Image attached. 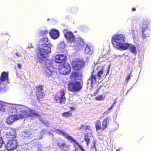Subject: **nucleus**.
Segmentation results:
<instances>
[{
    "label": "nucleus",
    "mask_w": 151,
    "mask_h": 151,
    "mask_svg": "<svg viewBox=\"0 0 151 151\" xmlns=\"http://www.w3.org/2000/svg\"><path fill=\"white\" fill-rule=\"evenodd\" d=\"M99 89L100 88H99L97 89L91 95V96H94L97 95V94L98 93V92L99 91Z\"/></svg>",
    "instance_id": "40"
},
{
    "label": "nucleus",
    "mask_w": 151,
    "mask_h": 151,
    "mask_svg": "<svg viewBox=\"0 0 151 151\" xmlns=\"http://www.w3.org/2000/svg\"><path fill=\"white\" fill-rule=\"evenodd\" d=\"M72 114L70 111L64 112L62 114V116L65 118H68L72 116Z\"/></svg>",
    "instance_id": "28"
},
{
    "label": "nucleus",
    "mask_w": 151,
    "mask_h": 151,
    "mask_svg": "<svg viewBox=\"0 0 151 151\" xmlns=\"http://www.w3.org/2000/svg\"><path fill=\"white\" fill-rule=\"evenodd\" d=\"M66 92L64 89H61L60 91V96H59L57 94H56L54 97V100L56 103L60 104H65L66 101V98L65 94Z\"/></svg>",
    "instance_id": "7"
},
{
    "label": "nucleus",
    "mask_w": 151,
    "mask_h": 151,
    "mask_svg": "<svg viewBox=\"0 0 151 151\" xmlns=\"http://www.w3.org/2000/svg\"><path fill=\"white\" fill-rule=\"evenodd\" d=\"M95 100L98 101H101L104 99L103 96L102 95H98L95 98Z\"/></svg>",
    "instance_id": "31"
},
{
    "label": "nucleus",
    "mask_w": 151,
    "mask_h": 151,
    "mask_svg": "<svg viewBox=\"0 0 151 151\" xmlns=\"http://www.w3.org/2000/svg\"><path fill=\"white\" fill-rule=\"evenodd\" d=\"M29 112H30V116H35L37 117L40 116V115L37 112H36L35 110H30Z\"/></svg>",
    "instance_id": "29"
},
{
    "label": "nucleus",
    "mask_w": 151,
    "mask_h": 151,
    "mask_svg": "<svg viewBox=\"0 0 151 151\" xmlns=\"http://www.w3.org/2000/svg\"><path fill=\"white\" fill-rule=\"evenodd\" d=\"M24 118H27L30 116V114L29 112L28 111L25 110H24Z\"/></svg>",
    "instance_id": "37"
},
{
    "label": "nucleus",
    "mask_w": 151,
    "mask_h": 151,
    "mask_svg": "<svg viewBox=\"0 0 151 151\" xmlns=\"http://www.w3.org/2000/svg\"><path fill=\"white\" fill-rule=\"evenodd\" d=\"M149 22L147 20H144L143 22L142 26V32L143 38L148 37L150 34V31L149 29L148 24Z\"/></svg>",
    "instance_id": "8"
},
{
    "label": "nucleus",
    "mask_w": 151,
    "mask_h": 151,
    "mask_svg": "<svg viewBox=\"0 0 151 151\" xmlns=\"http://www.w3.org/2000/svg\"><path fill=\"white\" fill-rule=\"evenodd\" d=\"M85 45V42L82 39L80 38H78L75 44V49L76 50H79Z\"/></svg>",
    "instance_id": "13"
},
{
    "label": "nucleus",
    "mask_w": 151,
    "mask_h": 151,
    "mask_svg": "<svg viewBox=\"0 0 151 151\" xmlns=\"http://www.w3.org/2000/svg\"><path fill=\"white\" fill-rule=\"evenodd\" d=\"M2 141L0 140V148H1L2 146Z\"/></svg>",
    "instance_id": "47"
},
{
    "label": "nucleus",
    "mask_w": 151,
    "mask_h": 151,
    "mask_svg": "<svg viewBox=\"0 0 151 151\" xmlns=\"http://www.w3.org/2000/svg\"><path fill=\"white\" fill-rule=\"evenodd\" d=\"M49 33L51 37L55 39L58 37L60 35L59 32L55 29L51 30Z\"/></svg>",
    "instance_id": "19"
},
{
    "label": "nucleus",
    "mask_w": 151,
    "mask_h": 151,
    "mask_svg": "<svg viewBox=\"0 0 151 151\" xmlns=\"http://www.w3.org/2000/svg\"><path fill=\"white\" fill-rule=\"evenodd\" d=\"M64 36L67 41L70 42H73L75 40V36L70 31L66 32L64 34Z\"/></svg>",
    "instance_id": "17"
},
{
    "label": "nucleus",
    "mask_w": 151,
    "mask_h": 151,
    "mask_svg": "<svg viewBox=\"0 0 151 151\" xmlns=\"http://www.w3.org/2000/svg\"><path fill=\"white\" fill-rule=\"evenodd\" d=\"M90 127L86 125H81L78 128L79 130H88L90 129Z\"/></svg>",
    "instance_id": "33"
},
{
    "label": "nucleus",
    "mask_w": 151,
    "mask_h": 151,
    "mask_svg": "<svg viewBox=\"0 0 151 151\" xmlns=\"http://www.w3.org/2000/svg\"><path fill=\"white\" fill-rule=\"evenodd\" d=\"M132 10L133 11H135L136 10V8L135 7H133L132 9Z\"/></svg>",
    "instance_id": "46"
},
{
    "label": "nucleus",
    "mask_w": 151,
    "mask_h": 151,
    "mask_svg": "<svg viewBox=\"0 0 151 151\" xmlns=\"http://www.w3.org/2000/svg\"><path fill=\"white\" fill-rule=\"evenodd\" d=\"M15 55L17 56V57H19V54H18V53H17V52L16 53Z\"/></svg>",
    "instance_id": "49"
},
{
    "label": "nucleus",
    "mask_w": 151,
    "mask_h": 151,
    "mask_svg": "<svg viewBox=\"0 0 151 151\" xmlns=\"http://www.w3.org/2000/svg\"><path fill=\"white\" fill-rule=\"evenodd\" d=\"M8 80V73L7 72L3 71L1 73L0 77V81L3 82L7 81Z\"/></svg>",
    "instance_id": "22"
},
{
    "label": "nucleus",
    "mask_w": 151,
    "mask_h": 151,
    "mask_svg": "<svg viewBox=\"0 0 151 151\" xmlns=\"http://www.w3.org/2000/svg\"><path fill=\"white\" fill-rule=\"evenodd\" d=\"M5 136L8 140H15L16 136V131L15 130L11 129L6 132Z\"/></svg>",
    "instance_id": "14"
},
{
    "label": "nucleus",
    "mask_w": 151,
    "mask_h": 151,
    "mask_svg": "<svg viewBox=\"0 0 151 151\" xmlns=\"http://www.w3.org/2000/svg\"><path fill=\"white\" fill-rule=\"evenodd\" d=\"M17 66H18V67L19 68H20L21 67V65L20 64V63H18L17 64Z\"/></svg>",
    "instance_id": "45"
},
{
    "label": "nucleus",
    "mask_w": 151,
    "mask_h": 151,
    "mask_svg": "<svg viewBox=\"0 0 151 151\" xmlns=\"http://www.w3.org/2000/svg\"><path fill=\"white\" fill-rule=\"evenodd\" d=\"M71 65L74 70L79 71L84 66L85 63L81 59H76L72 61Z\"/></svg>",
    "instance_id": "6"
},
{
    "label": "nucleus",
    "mask_w": 151,
    "mask_h": 151,
    "mask_svg": "<svg viewBox=\"0 0 151 151\" xmlns=\"http://www.w3.org/2000/svg\"><path fill=\"white\" fill-rule=\"evenodd\" d=\"M57 145L63 151H67L68 149V147L66 145L65 143H58Z\"/></svg>",
    "instance_id": "26"
},
{
    "label": "nucleus",
    "mask_w": 151,
    "mask_h": 151,
    "mask_svg": "<svg viewBox=\"0 0 151 151\" xmlns=\"http://www.w3.org/2000/svg\"><path fill=\"white\" fill-rule=\"evenodd\" d=\"M66 60V57L63 54H58L55 56V61L57 63H64Z\"/></svg>",
    "instance_id": "15"
},
{
    "label": "nucleus",
    "mask_w": 151,
    "mask_h": 151,
    "mask_svg": "<svg viewBox=\"0 0 151 151\" xmlns=\"http://www.w3.org/2000/svg\"><path fill=\"white\" fill-rule=\"evenodd\" d=\"M97 76L95 74H94L93 72L91 73V75L88 80L91 82V84L92 85L93 83H96L97 82Z\"/></svg>",
    "instance_id": "23"
},
{
    "label": "nucleus",
    "mask_w": 151,
    "mask_h": 151,
    "mask_svg": "<svg viewBox=\"0 0 151 151\" xmlns=\"http://www.w3.org/2000/svg\"><path fill=\"white\" fill-rule=\"evenodd\" d=\"M122 47V50L129 49V50L131 53H134L135 55L137 54V50L135 46L131 44L125 43Z\"/></svg>",
    "instance_id": "12"
},
{
    "label": "nucleus",
    "mask_w": 151,
    "mask_h": 151,
    "mask_svg": "<svg viewBox=\"0 0 151 151\" xmlns=\"http://www.w3.org/2000/svg\"><path fill=\"white\" fill-rule=\"evenodd\" d=\"M53 68H45L43 72V74L47 77H50L53 74V73L54 72Z\"/></svg>",
    "instance_id": "21"
},
{
    "label": "nucleus",
    "mask_w": 151,
    "mask_h": 151,
    "mask_svg": "<svg viewBox=\"0 0 151 151\" xmlns=\"http://www.w3.org/2000/svg\"><path fill=\"white\" fill-rule=\"evenodd\" d=\"M48 32L47 30H41L40 31L39 35L40 36L45 35L48 34Z\"/></svg>",
    "instance_id": "34"
},
{
    "label": "nucleus",
    "mask_w": 151,
    "mask_h": 151,
    "mask_svg": "<svg viewBox=\"0 0 151 151\" xmlns=\"http://www.w3.org/2000/svg\"><path fill=\"white\" fill-rule=\"evenodd\" d=\"M24 110L22 109L20 111L19 114H16L18 119L20 118H24Z\"/></svg>",
    "instance_id": "27"
},
{
    "label": "nucleus",
    "mask_w": 151,
    "mask_h": 151,
    "mask_svg": "<svg viewBox=\"0 0 151 151\" xmlns=\"http://www.w3.org/2000/svg\"><path fill=\"white\" fill-rule=\"evenodd\" d=\"M5 88V84L1 81L0 82V90L3 91Z\"/></svg>",
    "instance_id": "36"
},
{
    "label": "nucleus",
    "mask_w": 151,
    "mask_h": 151,
    "mask_svg": "<svg viewBox=\"0 0 151 151\" xmlns=\"http://www.w3.org/2000/svg\"><path fill=\"white\" fill-rule=\"evenodd\" d=\"M58 70L60 74L66 75L68 74L71 71V68L69 64L66 63L59 68Z\"/></svg>",
    "instance_id": "10"
},
{
    "label": "nucleus",
    "mask_w": 151,
    "mask_h": 151,
    "mask_svg": "<svg viewBox=\"0 0 151 151\" xmlns=\"http://www.w3.org/2000/svg\"><path fill=\"white\" fill-rule=\"evenodd\" d=\"M84 140L86 142V145L88 146L90 142V140L87 134L84 135Z\"/></svg>",
    "instance_id": "32"
},
{
    "label": "nucleus",
    "mask_w": 151,
    "mask_h": 151,
    "mask_svg": "<svg viewBox=\"0 0 151 151\" xmlns=\"http://www.w3.org/2000/svg\"><path fill=\"white\" fill-rule=\"evenodd\" d=\"M70 108L71 111H74L75 110V108L73 107H70Z\"/></svg>",
    "instance_id": "43"
},
{
    "label": "nucleus",
    "mask_w": 151,
    "mask_h": 151,
    "mask_svg": "<svg viewBox=\"0 0 151 151\" xmlns=\"http://www.w3.org/2000/svg\"><path fill=\"white\" fill-rule=\"evenodd\" d=\"M9 113L14 112L16 111V109L14 107H10L9 108Z\"/></svg>",
    "instance_id": "38"
},
{
    "label": "nucleus",
    "mask_w": 151,
    "mask_h": 151,
    "mask_svg": "<svg viewBox=\"0 0 151 151\" xmlns=\"http://www.w3.org/2000/svg\"><path fill=\"white\" fill-rule=\"evenodd\" d=\"M132 76V75L130 73L125 78V81L128 82L129 81L131 77Z\"/></svg>",
    "instance_id": "39"
},
{
    "label": "nucleus",
    "mask_w": 151,
    "mask_h": 151,
    "mask_svg": "<svg viewBox=\"0 0 151 151\" xmlns=\"http://www.w3.org/2000/svg\"><path fill=\"white\" fill-rule=\"evenodd\" d=\"M43 87L42 85H39L36 86L34 89L35 91L37 99L38 101L42 99L45 96L44 93L42 91L43 90Z\"/></svg>",
    "instance_id": "9"
},
{
    "label": "nucleus",
    "mask_w": 151,
    "mask_h": 151,
    "mask_svg": "<svg viewBox=\"0 0 151 151\" xmlns=\"http://www.w3.org/2000/svg\"><path fill=\"white\" fill-rule=\"evenodd\" d=\"M99 68H100V70L98 71L97 73V78L98 80L101 79V77L104 74V66H99Z\"/></svg>",
    "instance_id": "24"
},
{
    "label": "nucleus",
    "mask_w": 151,
    "mask_h": 151,
    "mask_svg": "<svg viewBox=\"0 0 151 151\" xmlns=\"http://www.w3.org/2000/svg\"><path fill=\"white\" fill-rule=\"evenodd\" d=\"M48 40L47 38H42L39 41V44L42 46V48H39V52L40 54V56L37 58V60L41 63L46 59V55L51 52V45H49L46 43L47 42Z\"/></svg>",
    "instance_id": "1"
},
{
    "label": "nucleus",
    "mask_w": 151,
    "mask_h": 151,
    "mask_svg": "<svg viewBox=\"0 0 151 151\" xmlns=\"http://www.w3.org/2000/svg\"><path fill=\"white\" fill-rule=\"evenodd\" d=\"M16 114L9 116L6 119V122L8 124H11L15 121L18 120Z\"/></svg>",
    "instance_id": "20"
},
{
    "label": "nucleus",
    "mask_w": 151,
    "mask_h": 151,
    "mask_svg": "<svg viewBox=\"0 0 151 151\" xmlns=\"http://www.w3.org/2000/svg\"><path fill=\"white\" fill-rule=\"evenodd\" d=\"M85 52L86 54H90L91 53V47L88 45H86L85 50Z\"/></svg>",
    "instance_id": "30"
},
{
    "label": "nucleus",
    "mask_w": 151,
    "mask_h": 151,
    "mask_svg": "<svg viewBox=\"0 0 151 151\" xmlns=\"http://www.w3.org/2000/svg\"><path fill=\"white\" fill-rule=\"evenodd\" d=\"M65 47V43L64 42H60L58 45V47L60 49H64Z\"/></svg>",
    "instance_id": "35"
},
{
    "label": "nucleus",
    "mask_w": 151,
    "mask_h": 151,
    "mask_svg": "<svg viewBox=\"0 0 151 151\" xmlns=\"http://www.w3.org/2000/svg\"><path fill=\"white\" fill-rule=\"evenodd\" d=\"M113 107V105H111V107L108 108L107 111H109L110 110H111L112 109V108Z\"/></svg>",
    "instance_id": "44"
},
{
    "label": "nucleus",
    "mask_w": 151,
    "mask_h": 151,
    "mask_svg": "<svg viewBox=\"0 0 151 151\" xmlns=\"http://www.w3.org/2000/svg\"><path fill=\"white\" fill-rule=\"evenodd\" d=\"M46 55V58H47V56ZM46 60V61L45 62V68H53L52 66V63L53 62L52 61H51L49 60H46L45 59V60ZM45 61V60H44ZM44 60L43 61V62ZM43 61L42 62V63Z\"/></svg>",
    "instance_id": "25"
},
{
    "label": "nucleus",
    "mask_w": 151,
    "mask_h": 151,
    "mask_svg": "<svg viewBox=\"0 0 151 151\" xmlns=\"http://www.w3.org/2000/svg\"><path fill=\"white\" fill-rule=\"evenodd\" d=\"M55 132L57 134H60L65 137L67 139L70 140V142H74L75 144L79 147V148L81 151H85L83 147L77 141L75 140L72 136L67 134L65 132L59 129H55Z\"/></svg>",
    "instance_id": "4"
},
{
    "label": "nucleus",
    "mask_w": 151,
    "mask_h": 151,
    "mask_svg": "<svg viewBox=\"0 0 151 151\" xmlns=\"http://www.w3.org/2000/svg\"><path fill=\"white\" fill-rule=\"evenodd\" d=\"M83 82L78 81H70L67 84L69 91L76 92L79 91L82 88Z\"/></svg>",
    "instance_id": "3"
},
{
    "label": "nucleus",
    "mask_w": 151,
    "mask_h": 151,
    "mask_svg": "<svg viewBox=\"0 0 151 151\" xmlns=\"http://www.w3.org/2000/svg\"><path fill=\"white\" fill-rule=\"evenodd\" d=\"M94 147H95V148H96V151H97V150H96V146H95V144H96V142H94Z\"/></svg>",
    "instance_id": "50"
},
{
    "label": "nucleus",
    "mask_w": 151,
    "mask_h": 151,
    "mask_svg": "<svg viewBox=\"0 0 151 151\" xmlns=\"http://www.w3.org/2000/svg\"><path fill=\"white\" fill-rule=\"evenodd\" d=\"M21 137L24 139H32V132L29 130H26L23 131L21 134Z\"/></svg>",
    "instance_id": "18"
},
{
    "label": "nucleus",
    "mask_w": 151,
    "mask_h": 151,
    "mask_svg": "<svg viewBox=\"0 0 151 151\" xmlns=\"http://www.w3.org/2000/svg\"><path fill=\"white\" fill-rule=\"evenodd\" d=\"M113 41H112V43L114 46L116 48L122 50V47L124 45V43L123 42L125 41V38L124 35L119 34L116 35L113 38Z\"/></svg>",
    "instance_id": "2"
},
{
    "label": "nucleus",
    "mask_w": 151,
    "mask_h": 151,
    "mask_svg": "<svg viewBox=\"0 0 151 151\" xmlns=\"http://www.w3.org/2000/svg\"><path fill=\"white\" fill-rule=\"evenodd\" d=\"M17 143L15 140H8L6 144V149L9 151H12L15 150L17 147Z\"/></svg>",
    "instance_id": "11"
},
{
    "label": "nucleus",
    "mask_w": 151,
    "mask_h": 151,
    "mask_svg": "<svg viewBox=\"0 0 151 151\" xmlns=\"http://www.w3.org/2000/svg\"><path fill=\"white\" fill-rule=\"evenodd\" d=\"M107 70V72L106 73V76L107 75H108L109 74V67H108Z\"/></svg>",
    "instance_id": "42"
},
{
    "label": "nucleus",
    "mask_w": 151,
    "mask_h": 151,
    "mask_svg": "<svg viewBox=\"0 0 151 151\" xmlns=\"http://www.w3.org/2000/svg\"><path fill=\"white\" fill-rule=\"evenodd\" d=\"M4 109V106L0 103V111H3Z\"/></svg>",
    "instance_id": "41"
},
{
    "label": "nucleus",
    "mask_w": 151,
    "mask_h": 151,
    "mask_svg": "<svg viewBox=\"0 0 151 151\" xmlns=\"http://www.w3.org/2000/svg\"><path fill=\"white\" fill-rule=\"evenodd\" d=\"M73 151H79L76 148L74 150H73Z\"/></svg>",
    "instance_id": "48"
},
{
    "label": "nucleus",
    "mask_w": 151,
    "mask_h": 151,
    "mask_svg": "<svg viewBox=\"0 0 151 151\" xmlns=\"http://www.w3.org/2000/svg\"><path fill=\"white\" fill-rule=\"evenodd\" d=\"M109 118L107 116L102 121V125L101 126L100 120H97L95 122L96 131H97L101 130H103L106 129L107 126V122H109Z\"/></svg>",
    "instance_id": "5"
},
{
    "label": "nucleus",
    "mask_w": 151,
    "mask_h": 151,
    "mask_svg": "<svg viewBox=\"0 0 151 151\" xmlns=\"http://www.w3.org/2000/svg\"><path fill=\"white\" fill-rule=\"evenodd\" d=\"M82 75L79 72L76 71L72 72L70 74V78L71 79L75 80H81Z\"/></svg>",
    "instance_id": "16"
}]
</instances>
